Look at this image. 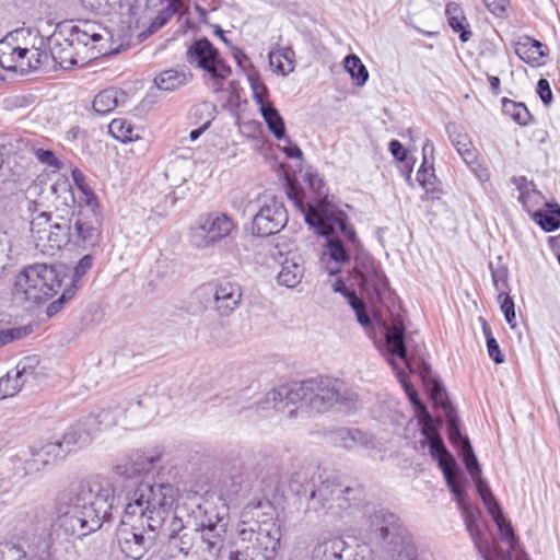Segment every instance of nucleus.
<instances>
[{
	"label": "nucleus",
	"mask_w": 560,
	"mask_h": 560,
	"mask_svg": "<svg viewBox=\"0 0 560 560\" xmlns=\"http://www.w3.org/2000/svg\"><path fill=\"white\" fill-rule=\"evenodd\" d=\"M192 79V73L185 67L182 69H168L161 72L154 79L158 89L162 91H175L186 84Z\"/></svg>",
	"instance_id": "72a5a7b5"
},
{
	"label": "nucleus",
	"mask_w": 560,
	"mask_h": 560,
	"mask_svg": "<svg viewBox=\"0 0 560 560\" xmlns=\"http://www.w3.org/2000/svg\"><path fill=\"white\" fill-rule=\"evenodd\" d=\"M4 560H35L30 559L26 550L21 545L13 542L3 544V556Z\"/></svg>",
	"instance_id": "774afa93"
},
{
	"label": "nucleus",
	"mask_w": 560,
	"mask_h": 560,
	"mask_svg": "<svg viewBox=\"0 0 560 560\" xmlns=\"http://www.w3.org/2000/svg\"><path fill=\"white\" fill-rule=\"evenodd\" d=\"M48 56L46 51L34 49L32 54L26 55L25 65L22 66L21 74H27L31 71L37 70L47 60Z\"/></svg>",
	"instance_id": "e2e57ef3"
},
{
	"label": "nucleus",
	"mask_w": 560,
	"mask_h": 560,
	"mask_svg": "<svg viewBox=\"0 0 560 560\" xmlns=\"http://www.w3.org/2000/svg\"><path fill=\"white\" fill-rule=\"evenodd\" d=\"M23 30H15L8 33L0 39V67L8 71L20 72L25 65V57L31 52L27 47L19 45V35Z\"/></svg>",
	"instance_id": "6ab92c4d"
},
{
	"label": "nucleus",
	"mask_w": 560,
	"mask_h": 560,
	"mask_svg": "<svg viewBox=\"0 0 560 560\" xmlns=\"http://www.w3.org/2000/svg\"><path fill=\"white\" fill-rule=\"evenodd\" d=\"M35 462L48 465L65 459L68 455L60 440L47 442L38 448L32 447Z\"/></svg>",
	"instance_id": "4c0bfd02"
},
{
	"label": "nucleus",
	"mask_w": 560,
	"mask_h": 560,
	"mask_svg": "<svg viewBox=\"0 0 560 560\" xmlns=\"http://www.w3.org/2000/svg\"><path fill=\"white\" fill-rule=\"evenodd\" d=\"M195 529L213 526L223 522L219 508L208 499L200 498L189 513Z\"/></svg>",
	"instance_id": "a878e982"
},
{
	"label": "nucleus",
	"mask_w": 560,
	"mask_h": 560,
	"mask_svg": "<svg viewBox=\"0 0 560 560\" xmlns=\"http://www.w3.org/2000/svg\"><path fill=\"white\" fill-rule=\"evenodd\" d=\"M103 215L79 210L74 222H50V215L39 213L31 221L36 247L43 252L60 250L68 246L90 249L98 245Z\"/></svg>",
	"instance_id": "20e7f679"
},
{
	"label": "nucleus",
	"mask_w": 560,
	"mask_h": 560,
	"mask_svg": "<svg viewBox=\"0 0 560 560\" xmlns=\"http://www.w3.org/2000/svg\"><path fill=\"white\" fill-rule=\"evenodd\" d=\"M39 364L37 355H28L23 358L15 366V376L20 381L28 383L36 377V369Z\"/></svg>",
	"instance_id": "3c124183"
},
{
	"label": "nucleus",
	"mask_w": 560,
	"mask_h": 560,
	"mask_svg": "<svg viewBox=\"0 0 560 560\" xmlns=\"http://www.w3.org/2000/svg\"><path fill=\"white\" fill-rule=\"evenodd\" d=\"M305 180L307 182L312 191L317 196L315 203H318L323 198L328 199V194L325 190V183L317 173H307L305 175Z\"/></svg>",
	"instance_id": "338daca9"
},
{
	"label": "nucleus",
	"mask_w": 560,
	"mask_h": 560,
	"mask_svg": "<svg viewBox=\"0 0 560 560\" xmlns=\"http://www.w3.org/2000/svg\"><path fill=\"white\" fill-rule=\"evenodd\" d=\"M533 221L546 233L560 228V206L557 202H546L545 209L532 213Z\"/></svg>",
	"instance_id": "c9c22d12"
},
{
	"label": "nucleus",
	"mask_w": 560,
	"mask_h": 560,
	"mask_svg": "<svg viewBox=\"0 0 560 560\" xmlns=\"http://www.w3.org/2000/svg\"><path fill=\"white\" fill-rule=\"evenodd\" d=\"M514 50L516 56L530 67L542 66L545 62L541 59L549 55L546 44L529 36H523L514 43Z\"/></svg>",
	"instance_id": "412c9836"
},
{
	"label": "nucleus",
	"mask_w": 560,
	"mask_h": 560,
	"mask_svg": "<svg viewBox=\"0 0 560 560\" xmlns=\"http://www.w3.org/2000/svg\"><path fill=\"white\" fill-rule=\"evenodd\" d=\"M168 513V510H163L161 508L152 509L145 506L144 510L142 509V518L144 517L147 520L148 529L155 532L162 528L165 517Z\"/></svg>",
	"instance_id": "13d9d810"
},
{
	"label": "nucleus",
	"mask_w": 560,
	"mask_h": 560,
	"mask_svg": "<svg viewBox=\"0 0 560 560\" xmlns=\"http://www.w3.org/2000/svg\"><path fill=\"white\" fill-rule=\"evenodd\" d=\"M93 434V431L85 425L83 420L69 427L60 440L67 455L89 445L92 442Z\"/></svg>",
	"instance_id": "bb28decb"
},
{
	"label": "nucleus",
	"mask_w": 560,
	"mask_h": 560,
	"mask_svg": "<svg viewBox=\"0 0 560 560\" xmlns=\"http://www.w3.org/2000/svg\"><path fill=\"white\" fill-rule=\"evenodd\" d=\"M248 82L250 85L253 100L259 107L270 103L268 101L269 90L262 82L260 74L257 71H253L250 74H248Z\"/></svg>",
	"instance_id": "5fc2aeb1"
},
{
	"label": "nucleus",
	"mask_w": 560,
	"mask_h": 560,
	"mask_svg": "<svg viewBox=\"0 0 560 560\" xmlns=\"http://www.w3.org/2000/svg\"><path fill=\"white\" fill-rule=\"evenodd\" d=\"M490 515L500 532L501 538L506 544H509V546H510L509 551H514L516 549V547L518 546L520 539L516 536L511 522L504 517L502 508L497 506L495 511L490 510Z\"/></svg>",
	"instance_id": "ea45409f"
},
{
	"label": "nucleus",
	"mask_w": 560,
	"mask_h": 560,
	"mask_svg": "<svg viewBox=\"0 0 560 560\" xmlns=\"http://www.w3.org/2000/svg\"><path fill=\"white\" fill-rule=\"evenodd\" d=\"M115 472L131 482L136 490L140 489V451L133 450L125 454L114 467Z\"/></svg>",
	"instance_id": "c756f323"
},
{
	"label": "nucleus",
	"mask_w": 560,
	"mask_h": 560,
	"mask_svg": "<svg viewBox=\"0 0 560 560\" xmlns=\"http://www.w3.org/2000/svg\"><path fill=\"white\" fill-rule=\"evenodd\" d=\"M71 176L73 183L81 192V196L78 199V207L81 210L90 212L91 214H102L97 197L94 194V191L86 185L85 175L83 174V172L78 167H74L71 171Z\"/></svg>",
	"instance_id": "2f4dec72"
},
{
	"label": "nucleus",
	"mask_w": 560,
	"mask_h": 560,
	"mask_svg": "<svg viewBox=\"0 0 560 560\" xmlns=\"http://www.w3.org/2000/svg\"><path fill=\"white\" fill-rule=\"evenodd\" d=\"M480 320H481L482 332L486 338L487 351H488L489 357L495 364L503 363L505 361V355L500 350V346L492 334L490 325L488 324V322L486 319H483L481 317H480Z\"/></svg>",
	"instance_id": "8fccbe9b"
},
{
	"label": "nucleus",
	"mask_w": 560,
	"mask_h": 560,
	"mask_svg": "<svg viewBox=\"0 0 560 560\" xmlns=\"http://www.w3.org/2000/svg\"><path fill=\"white\" fill-rule=\"evenodd\" d=\"M302 408H307L306 382L293 383L291 385H281L275 388L257 400L254 405L243 408L240 412H245L246 417L256 415L266 416L270 410L288 412L289 418L298 415Z\"/></svg>",
	"instance_id": "423d86ee"
},
{
	"label": "nucleus",
	"mask_w": 560,
	"mask_h": 560,
	"mask_svg": "<svg viewBox=\"0 0 560 560\" xmlns=\"http://www.w3.org/2000/svg\"><path fill=\"white\" fill-rule=\"evenodd\" d=\"M370 537L393 560H417L418 550L410 533L392 512L381 510L370 517Z\"/></svg>",
	"instance_id": "39448f33"
},
{
	"label": "nucleus",
	"mask_w": 560,
	"mask_h": 560,
	"mask_svg": "<svg viewBox=\"0 0 560 560\" xmlns=\"http://www.w3.org/2000/svg\"><path fill=\"white\" fill-rule=\"evenodd\" d=\"M61 287L55 267L45 264H35L25 267L16 277L15 290L24 294L28 302L37 303L47 300L57 293Z\"/></svg>",
	"instance_id": "6e6552de"
},
{
	"label": "nucleus",
	"mask_w": 560,
	"mask_h": 560,
	"mask_svg": "<svg viewBox=\"0 0 560 560\" xmlns=\"http://www.w3.org/2000/svg\"><path fill=\"white\" fill-rule=\"evenodd\" d=\"M241 536L243 540H255L249 548L252 555L260 560H275L280 550L281 528L276 522H264L258 526V529H242Z\"/></svg>",
	"instance_id": "4468645a"
},
{
	"label": "nucleus",
	"mask_w": 560,
	"mask_h": 560,
	"mask_svg": "<svg viewBox=\"0 0 560 560\" xmlns=\"http://www.w3.org/2000/svg\"><path fill=\"white\" fill-rule=\"evenodd\" d=\"M325 238L326 252L324 255L327 254L330 260L326 264L325 270L329 276H336L341 271L340 266L351 260V253L340 238L332 236Z\"/></svg>",
	"instance_id": "393cba45"
},
{
	"label": "nucleus",
	"mask_w": 560,
	"mask_h": 560,
	"mask_svg": "<svg viewBox=\"0 0 560 560\" xmlns=\"http://www.w3.org/2000/svg\"><path fill=\"white\" fill-rule=\"evenodd\" d=\"M114 489L100 478L82 480L68 493L67 511L61 517V527L72 536L83 537L100 529L112 516Z\"/></svg>",
	"instance_id": "f03ea898"
},
{
	"label": "nucleus",
	"mask_w": 560,
	"mask_h": 560,
	"mask_svg": "<svg viewBox=\"0 0 560 560\" xmlns=\"http://www.w3.org/2000/svg\"><path fill=\"white\" fill-rule=\"evenodd\" d=\"M85 425L90 428L93 433L107 429L116 423V416L109 409H102L94 415H90L83 419Z\"/></svg>",
	"instance_id": "49530a36"
},
{
	"label": "nucleus",
	"mask_w": 560,
	"mask_h": 560,
	"mask_svg": "<svg viewBox=\"0 0 560 560\" xmlns=\"http://www.w3.org/2000/svg\"><path fill=\"white\" fill-rule=\"evenodd\" d=\"M417 419L423 439H433L435 436H441L439 432L440 427L442 425L441 420H433L429 411L428 416L425 413H421L417 416Z\"/></svg>",
	"instance_id": "4d7b16f0"
},
{
	"label": "nucleus",
	"mask_w": 560,
	"mask_h": 560,
	"mask_svg": "<svg viewBox=\"0 0 560 560\" xmlns=\"http://www.w3.org/2000/svg\"><path fill=\"white\" fill-rule=\"evenodd\" d=\"M186 61L209 73L215 83V90H219L232 73L231 67L222 58L219 49L207 37L195 39L188 46Z\"/></svg>",
	"instance_id": "9d476101"
},
{
	"label": "nucleus",
	"mask_w": 560,
	"mask_h": 560,
	"mask_svg": "<svg viewBox=\"0 0 560 560\" xmlns=\"http://www.w3.org/2000/svg\"><path fill=\"white\" fill-rule=\"evenodd\" d=\"M148 494L142 492V500L145 498L147 508L168 510L175 501L176 490L171 483H147Z\"/></svg>",
	"instance_id": "cd10ccee"
},
{
	"label": "nucleus",
	"mask_w": 560,
	"mask_h": 560,
	"mask_svg": "<svg viewBox=\"0 0 560 560\" xmlns=\"http://www.w3.org/2000/svg\"><path fill=\"white\" fill-rule=\"evenodd\" d=\"M127 93L115 88L101 91L93 100V110L100 115H106L116 107L127 103Z\"/></svg>",
	"instance_id": "473e14b6"
},
{
	"label": "nucleus",
	"mask_w": 560,
	"mask_h": 560,
	"mask_svg": "<svg viewBox=\"0 0 560 560\" xmlns=\"http://www.w3.org/2000/svg\"><path fill=\"white\" fill-rule=\"evenodd\" d=\"M130 501L126 504L117 528V540L125 560H140V533L138 532L137 509L140 508V495L133 489Z\"/></svg>",
	"instance_id": "9b49d317"
},
{
	"label": "nucleus",
	"mask_w": 560,
	"mask_h": 560,
	"mask_svg": "<svg viewBox=\"0 0 560 560\" xmlns=\"http://www.w3.org/2000/svg\"><path fill=\"white\" fill-rule=\"evenodd\" d=\"M443 409L446 418V432L447 439L452 446L457 451L458 456L462 458L464 465L476 464L477 456L472 450L470 441L467 435L460 431V420L457 416L455 408L445 400Z\"/></svg>",
	"instance_id": "a211bd4d"
},
{
	"label": "nucleus",
	"mask_w": 560,
	"mask_h": 560,
	"mask_svg": "<svg viewBox=\"0 0 560 560\" xmlns=\"http://www.w3.org/2000/svg\"><path fill=\"white\" fill-rule=\"evenodd\" d=\"M445 482H446L450 491L454 495L455 501L457 502L458 508L459 506H464L465 504L468 503L467 500H466L467 492H466L465 485H464L466 482V480L459 481L454 476V477H447Z\"/></svg>",
	"instance_id": "0e129e2a"
},
{
	"label": "nucleus",
	"mask_w": 560,
	"mask_h": 560,
	"mask_svg": "<svg viewBox=\"0 0 560 560\" xmlns=\"http://www.w3.org/2000/svg\"><path fill=\"white\" fill-rule=\"evenodd\" d=\"M23 386L24 382L16 378L15 375L12 377L9 372L5 376L0 377V399L14 396Z\"/></svg>",
	"instance_id": "052dcab7"
},
{
	"label": "nucleus",
	"mask_w": 560,
	"mask_h": 560,
	"mask_svg": "<svg viewBox=\"0 0 560 560\" xmlns=\"http://www.w3.org/2000/svg\"><path fill=\"white\" fill-rule=\"evenodd\" d=\"M287 196L293 202V205L304 214V221L306 222V214L310 210H317V203H310L304 201V192L300 186H296L290 182L287 184Z\"/></svg>",
	"instance_id": "603ef678"
},
{
	"label": "nucleus",
	"mask_w": 560,
	"mask_h": 560,
	"mask_svg": "<svg viewBox=\"0 0 560 560\" xmlns=\"http://www.w3.org/2000/svg\"><path fill=\"white\" fill-rule=\"evenodd\" d=\"M328 438L335 446L346 450H351L357 444L365 442V435L359 429L337 428L329 431Z\"/></svg>",
	"instance_id": "e433bc0d"
},
{
	"label": "nucleus",
	"mask_w": 560,
	"mask_h": 560,
	"mask_svg": "<svg viewBox=\"0 0 560 560\" xmlns=\"http://www.w3.org/2000/svg\"><path fill=\"white\" fill-rule=\"evenodd\" d=\"M306 382L307 408L316 412L328 411L336 404L350 409L358 395L345 388L342 382L329 377L308 378Z\"/></svg>",
	"instance_id": "1a4fd4ad"
},
{
	"label": "nucleus",
	"mask_w": 560,
	"mask_h": 560,
	"mask_svg": "<svg viewBox=\"0 0 560 560\" xmlns=\"http://www.w3.org/2000/svg\"><path fill=\"white\" fill-rule=\"evenodd\" d=\"M291 490L306 500V511L317 515L341 516L342 512L360 499L362 490L350 487L334 474L326 471H299L290 482Z\"/></svg>",
	"instance_id": "7ed1b4c3"
},
{
	"label": "nucleus",
	"mask_w": 560,
	"mask_h": 560,
	"mask_svg": "<svg viewBox=\"0 0 560 560\" xmlns=\"http://www.w3.org/2000/svg\"><path fill=\"white\" fill-rule=\"evenodd\" d=\"M242 296L243 292L238 283L232 281H220L214 288V310L221 317H228L238 308Z\"/></svg>",
	"instance_id": "aec40b11"
},
{
	"label": "nucleus",
	"mask_w": 560,
	"mask_h": 560,
	"mask_svg": "<svg viewBox=\"0 0 560 560\" xmlns=\"http://www.w3.org/2000/svg\"><path fill=\"white\" fill-rule=\"evenodd\" d=\"M235 228L233 220L224 213H209L191 228L189 241L196 248H208L225 238Z\"/></svg>",
	"instance_id": "f8f14e48"
},
{
	"label": "nucleus",
	"mask_w": 560,
	"mask_h": 560,
	"mask_svg": "<svg viewBox=\"0 0 560 560\" xmlns=\"http://www.w3.org/2000/svg\"><path fill=\"white\" fill-rule=\"evenodd\" d=\"M109 133L121 142H132L140 138L135 126L125 118H116L108 125Z\"/></svg>",
	"instance_id": "37998d69"
},
{
	"label": "nucleus",
	"mask_w": 560,
	"mask_h": 560,
	"mask_svg": "<svg viewBox=\"0 0 560 560\" xmlns=\"http://www.w3.org/2000/svg\"><path fill=\"white\" fill-rule=\"evenodd\" d=\"M50 191L55 196L52 210L40 213L49 214L50 222H74L78 200L69 178L66 176L57 178L50 186Z\"/></svg>",
	"instance_id": "dca6fc26"
},
{
	"label": "nucleus",
	"mask_w": 560,
	"mask_h": 560,
	"mask_svg": "<svg viewBox=\"0 0 560 560\" xmlns=\"http://www.w3.org/2000/svg\"><path fill=\"white\" fill-rule=\"evenodd\" d=\"M343 67L355 85L362 86L369 80V71L357 55H347L343 59Z\"/></svg>",
	"instance_id": "c03bdc74"
},
{
	"label": "nucleus",
	"mask_w": 560,
	"mask_h": 560,
	"mask_svg": "<svg viewBox=\"0 0 560 560\" xmlns=\"http://www.w3.org/2000/svg\"><path fill=\"white\" fill-rule=\"evenodd\" d=\"M446 131H447L450 141L452 142V144L454 145V148L456 149V151L458 153H460V151H464L465 149H469L474 145L472 141L470 140L468 135L458 131L454 124L447 125Z\"/></svg>",
	"instance_id": "bf43d9fd"
},
{
	"label": "nucleus",
	"mask_w": 560,
	"mask_h": 560,
	"mask_svg": "<svg viewBox=\"0 0 560 560\" xmlns=\"http://www.w3.org/2000/svg\"><path fill=\"white\" fill-rule=\"evenodd\" d=\"M94 264V256L91 254L84 255L75 265L73 269V275L71 278L70 287L78 290L82 287V279L88 273V271L92 268Z\"/></svg>",
	"instance_id": "6e6d98bb"
},
{
	"label": "nucleus",
	"mask_w": 560,
	"mask_h": 560,
	"mask_svg": "<svg viewBox=\"0 0 560 560\" xmlns=\"http://www.w3.org/2000/svg\"><path fill=\"white\" fill-rule=\"evenodd\" d=\"M288 224V212L282 201L276 197L265 202L252 220V234L267 237L279 233Z\"/></svg>",
	"instance_id": "2eb2a0df"
},
{
	"label": "nucleus",
	"mask_w": 560,
	"mask_h": 560,
	"mask_svg": "<svg viewBox=\"0 0 560 560\" xmlns=\"http://www.w3.org/2000/svg\"><path fill=\"white\" fill-rule=\"evenodd\" d=\"M84 8L100 12L104 7L119 15L117 36L120 47H130L140 44V13L139 0H81Z\"/></svg>",
	"instance_id": "0eeeda50"
},
{
	"label": "nucleus",
	"mask_w": 560,
	"mask_h": 560,
	"mask_svg": "<svg viewBox=\"0 0 560 560\" xmlns=\"http://www.w3.org/2000/svg\"><path fill=\"white\" fill-rule=\"evenodd\" d=\"M200 532V539L202 550L208 552L212 558H218L224 545V537L226 533V523H217L213 526L198 528Z\"/></svg>",
	"instance_id": "c85d7f7f"
},
{
	"label": "nucleus",
	"mask_w": 560,
	"mask_h": 560,
	"mask_svg": "<svg viewBox=\"0 0 560 560\" xmlns=\"http://www.w3.org/2000/svg\"><path fill=\"white\" fill-rule=\"evenodd\" d=\"M501 103L503 114L520 126H527L533 121L534 117L524 103L515 102L508 97H503Z\"/></svg>",
	"instance_id": "a19ab883"
},
{
	"label": "nucleus",
	"mask_w": 560,
	"mask_h": 560,
	"mask_svg": "<svg viewBox=\"0 0 560 560\" xmlns=\"http://www.w3.org/2000/svg\"><path fill=\"white\" fill-rule=\"evenodd\" d=\"M293 57L294 51L291 48H284L277 52H271L269 56L270 63L275 65L277 61L276 70L282 75H287L294 70Z\"/></svg>",
	"instance_id": "09e8293b"
},
{
	"label": "nucleus",
	"mask_w": 560,
	"mask_h": 560,
	"mask_svg": "<svg viewBox=\"0 0 560 560\" xmlns=\"http://www.w3.org/2000/svg\"><path fill=\"white\" fill-rule=\"evenodd\" d=\"M166 1L168 2L167 7L159 12V14L155 16V19L152 21V23L147 30L142 31V40L158 32L161 27H163L172 18V15L179 12L184 5L183 0Z\"/></svg>",
	"instance_id": "79ce46f5"
},
{
	"label": "nucleus",
	"mask_w": 560,
	"mask_h": 560,
	"mask_svg": "<svg viewBox=\"0 0 560 560\" xmlns=\"http://www.w3.org/2000/svg\"><path fill=\"white\" fill-rule=\"evenodd\" d=\"M306 224L317 235L324 237L334 236L339 230L353 250L354 266L350 272L354 280L353 284L364 291L372 302L386 307L396 305L398 295L390 288L380 262L364 248L355 230L349 224V218L345 211L335 209L329 199L323 198L317 203V210L311 209L306 214Z\"/></svg>",
	"instance_id": "f257e3e1"
},
{
	"label": "nucleus",
	"mask_w": 560,
	"mask_h": 560,
	"mask_svg": "<svg viewBox=\"0 0 560 560\" xmlns=\"http://www.w3.org/2000/svg\"><path fill=\"white\" fill-rule=\"evenodd\" d=\"M466 470L470 475L472 481L475 482L477 492L487 508L488 513L490 514L491 511H495L497 506H501L499 502L495 500L488 482L481 478V468L479 465L478 459L476 460V464H467L465 465Z\"/></svg>",
	"instance_id": "f704fd0d"
},
{
	"label": "nucleus",
	"mask_w": 560,
	"mask_h": 560,
	"mask_svg": "<svg viewBox=\"0 0 560 560\" xmlns=\"http://www.w3.org/2000/svg\"><path fill=\"white\" fill-rule=\"evenodd\" d=\"M489 269L495 290L499 291V293L505 292V290L509 289V269L501 262V257H498L497 264L490 261Z\"/></svg>",
	"instance_id": "864d4df0"
},
{
	"label": "nucleus",
	"mask_w": 560,
	"mask_h": 560,
	"mask_svg": "<svg viewBox=\"0 0 560 560\" xmlns=\"http://www.w3.org/2000/svg\"><path fill=\"white\" fill-rule=\"evenodd\" d=\"M349 305L353 310L359 324L365 329L373 328V319L381 322V316L377 312H373V315L370 314L366 303L362 298L358 296L353 302L350 301Z\"/></svg>",
	"instance_id": "de8ad7c7"
},
{
	"label": "nucleus",
	"mask_w": 560,
	"mask_h": 560,
	"mask_svg": "<svg viewBox=\"0 0 560 560\" xmlns=\"http://www.w3.org/2000/svg\"><path fill=\"white\" fill-rule=\"evenodd\" d=\"M303 267L290 260L282 264L281 270L278 275V282L288 288H294L301 282L303 277Z\"/></svg>",
	"instance_id": "a18cd8bd"
},
{
	"label": "nucleus",
	"mask_w": 560,
	"mask_h": 560,
	"mask_svg": "<svg viewBox=\"0 0 560 560\" xmlns=\"http://www.w3.org/2000/svg\"><path fill=\"white\" fill-rule=\"evenodd\" d=\"M417 182L424 190L421 196L422 201L439 200L444 194L442 183L438 178L434 170V163H429L425 159L417 172Z\"/></svg>",
	"instance_id": "b1692460"
},
{
	"label": "nucleus",
	"mask_w": 560,
	"mask_h": 560,
	"mask_svg": "<svg viewBox=\"0 0 560 560\" xmlns=\"http://www.w3.org/2000/svg\"><path fill=\"white\" fill-rule=\"evenodd\" d=\"M259 112L273 137L277 140L285 138V124L279 110L270 102L259 107Z\"/></svg>",
	"instance_id": "58836bf2"
},
{
	"label": "nucleus",
	"mask_w": 560,
	"mask_h": 560,
	"mask_svg": "<svg viewBox=\"0 0 560 560\" xmlns=\"http://www.w3.org/2000/svg\"><path fill=\"white\" fill-rule=\"evenodd\" d=\"M445 15L448 26L454 33L458 34L459 40L467 43L471 38L472 32L460 4L454 1L447 2L445 5Z\"/></svg>",
	"instance_id": "7c9ffc66"
},
{
	"label": "nucleus",
	"mask_w": 560,
	"mask_h": 560,
	"mask_svg": "<svg viewBox=\"0 0 560 560\" xmlns=\"http://www.w3.org/2000/svg\"><path fill=\"white\" fill-rule=\"evenodd\" d=\"M466 529L479 553L486 555L489 551V541L480 528L478 521L481 516V511L478 506H472L469 503L459 506Z\"/></svg>",
	"instance_id": "4be33fe9"
},
{
	"label": "nucleus",
	"mask_w": 560,
	"mask_h": 560,
	"mask_svg": "<svg viewBox=\"0 0 560 560\" xmlns=\"http://www.w3.org/2000/svg\"><path fill=\"white\" fill-rule=\"evenodd\" d=\"M68 36L70 34L66 30H60L57 25L54 33L48 37L49 51L55 66L68 70L73 66L86 65L90 60L100 56V51L94 50L92 54L82 55Z\"/></svg>",
	"instance_id": "ddd939ff"
},
{
	"label": "nucleus",
	"mask_w": 560,
	"mask_h": 560,
	"mask_svg": "<svg viewBox=\"0 0 560 560\" xmlns=\"http://www.w3.org/2000/svg\"><path fill=\"white\" fill-rule=\"evenodd\" d=\"M31 332L28 327H12L0 329V348L11 343L14 340H19Z\"/></svg>",
	"instance_id": "69168bd1"
},
{
	"label": "nucleus",
	"mask_w": 560,
	"mask_h": 560,
	"mask_svg": "<svg viewBox=\"0 0 560 560\" xmlns=\"http://www.w3.org/2000/svg\"><path fill=\"white\" fill-rule=\"evenodd\" d=\"M385 326V347L390 355L389 359L397 357L404 361H407V347L405 340L406 328L402 319L396 316L392 319L389 326Z\"/></svg>",
	"instance_id": "5701e85b"
},
{
	"label": "nucleus",
	"mask_w": 560,
	"mask_h": 560,
	"mask_svg": "<svg viewBox=\"0 0 560 560\" xmlns=\"http://www.w3.org/2000/svg\"><path fill=\"white\" fill-rule=\"evenodd\" d=\"M57 25L60 30H66L70 34L68 37L82 55L92 54L93 50L100 51V55L106 54L97 47V43L104 39L102 31H105V28L101 24L85 20L79 21L78 24L65 21Z\"/></svg>",
	"instance_id": "f3484780"
},
{
	"label": "nucleus",
	"mask_w": 560,
	"mask_h": 560,
	"mask_svg": "<svg viewBox=\"0 0 560 560\" xmlns=\"http://www.w3.org/2000/svg\"><path fill=\"white\" fill-rule=\"evenodd\" d=\"M498 299L501 303L500 308L504 315V318L509 326L513 329L516 327V316H515V304L510 294L506 292H500Z\"/></svg>",
	"instance_id": "680f3d73"
}]
</instances>
